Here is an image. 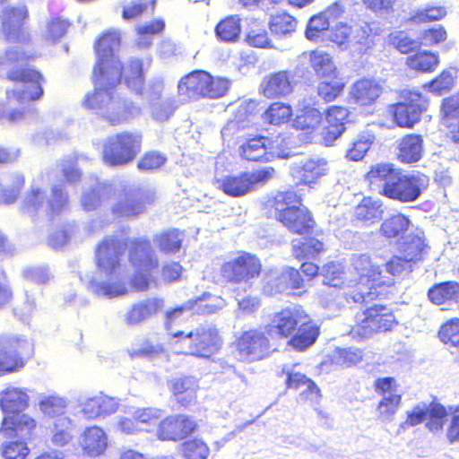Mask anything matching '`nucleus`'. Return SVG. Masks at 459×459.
Masks as SVG:
<instances>
[{
  "label": "nucleus",
  "instance_id": "4c0bfd02",
  "mask_svg": "<svg viewBox=\"0 0 459 459\" xmlns=\"http://www.w3.org/2000/svg\"><path fill=\"white\" fill-rule=\"evenodd\" d=\"M311 69L318 78L341 73L334 63L333 57L328 52L314 49L308 54Z\"/></svg>",
  "mask_w": 459,
  "mask_h": 459
},
{
  "label": "nucleus",
  "instance_id": "6e6552de",
  "mask_svg": "<svg viewBox=\"0 0 459 459\" xmlns=\"http://www.w3.org/2000/svg\"><path fill=\"white\" fill-rule=\"evenodd\" d=\"M127 259L134 269L129 281L133 290L146 291L152 284L157 283L153 273L158 270L160 260L150 239L136 238L130 241Z\"/></svg>",
  "mask_w": 459,
  "mask_h": 459
},
{
  "label": "nucleus",
  "instance_id": "7c9ffc66",
  "mask_svg": "<svg viewBox=\"0 0 459 459\" xmlns=\"http://www.w3.org/2000/svg\"><path fill=\"white\" fill-rule=\"evenodd\" d=\"M412 226L410 217L401 212L387 216L379 226V234L387 240L403 239Z\"/></svg>",
  "mask_w": 459,
  "mask_h": 459
},
{
  "label": "nucleus",
  "instance_id": "a18cd8bd",
  "mask_svg": "<svg viewBox=\"0 0 459 459\" xmlns=\"http://www.w3.org/2000/svg\"><path fill=\"white\" fill-rule=\"evenodd\" d=\"M180 445L179 452L184 459H208L211 449L201 437L185 438Z\"/></svg>",
  "mask_w": 459,
  "mask_h": 459
},
{
  "label": "nucleus",
  "instance_id": "4be33fe9",
  "mask_svg": "<svg viewBox=\"0 0 459 459\" xmlns=\"http://www.w3.org/2000/svg\"><path fill=\"white\" fill-rule=\"evenodd\" d=\"M385 91V86L380 80L362 77L351 84L349 98L359 108H368L377 105Z\"/></svg>",
  "mask_w": 459,
  "mask_h": 459
},
{
  "label": "nucleus",
  "instance_id": "f257e3e1",
  "mask_svg": "<svg viewBox=\"0 0 459 459\" xmlns=\"http://www.w3.org/2000/svg\"><path fill=\"white\" fill-rule=\"evenodd\" d=\"M352 265L357 278L348 285L343 299L347 304L362 305L363 308L354 316L349 333L362 340L393 332L399 320L394 310L383 301L393 296L394 280L384 275L380 265L368 255L356 256Z\"/></svg>",
  "mask_w": 459,
  "mask_h": 459
},
{
  "label": "nucleus",
  "instance_id": "0eeeda50",
  "mask_svg": "<svg viewBox=\"0 0 459 459\" xmlns=\"http://www.w3.org/2000/svg\"><path fill=\"white\" fill-rule=\"evenodd\" d=\"M270 203L275 220L290 234L310 235L316 227L312 212L303 204L302 196L296 191H280Z\"/></svg>",
  "mask_w": 459,
  "mask_h": 459
},
{
  "label": "nucleus",
  "instance_id": "c756f323",
  "mask_svg": "<svg viewBox=\"0 0 459 459\" xmlns=\"http://www.w3.org/2000/svg\"><path fill=\"white\" fill-rule=\"evenodd\" d=\"M281 375H285L286 377V389L298 391L304 387V390L299 394L301 400L307 401L313 398H318L321 395L320 389L315 381L307 377L305 374L283 368Z\"/></svg>",
  "mask_w": 459,
  "mask_h": 459
},
{
  "label": "nucleus",
  "instance_id": "6ab92c4d",
  "mask_svg": "<svg viewBox=\"0 0 459 459\" xmlns=\"http://www.w3.org/2000/svg\"><path fill=\"white\" fill-rule=\"evenodd\" d=\"M295 74L291 70H278L265 74L259 85V94L267 100L283 99L294 92Z\"/></svg>",
  "mask_w": 459,
  "mask_h": 459
},
{
  "label": "nucleus",
  "instance_id": "9b49d317",
  "mask_svg": "<svg viewBox=\"0 0 459 459\" xmlns=\"http://www.w3.org/2000/svg\"><path fill=\"white\" fill-rule=\"evenodd\" d=\"M142 134L123 131L109 136L102 150V160L110 167L132 162L142 150Z\"/></svg>",
  "mask_w": 459,
  "mask_h": 459
},
{
  "label": "nucleus",
  "instance_id": "3c124183",
  "mask_svg": "<svg viewBox=\"0 0 459 459\" xmlns=\"http://www.w3.org/2000/svg\"><path fill=\"white\" fill-rule=\"evenodd\" d=\"M164 352V346L158 336H148L144 338L137 347L129 351L131 358H151Z\"/></svg>",
  "mask_w": 459,
  "mask_h": 459
},
{
  "label": "nucleus",
  "instance_id": "37998d69",
  "mask_svg": "<svg viewBox=\"0 0 459 459\" xmlns=\"http://www.w3.org/2000/svg\"><path fill=\"white\" fill-rule=\"evenodd\" d=\"M427 247L428 245L423 236L411 233L407 238L404 237L399 247V251L410 263H416L422 260Z\"/></svg>",
  "mask_w": 459,
  "mask_h": 459
},
{
  "label": "nucleus",
  "instance_id": "f704fd0d",
  "mask_svg": "<svg viewBox=\"0 0 459 459\" xmlns=\"http://www.w3.org/2000/svg\"><path fill=\"white\" fill-rule=\"evenodd\" d=\"M323 122V114L314 107L306 106L291 119V126L306 135L313 134Z\"/></svg>",
  "mask_w": 459,
  "mask_h": 459
},
{
  "label": "nucleus",
  "instance_id": "6e6d98bb",
  "mask_svg": "<svg viewBox=\"0 0 459 459\" xmlns=\"http://www.w3.org/2000/svg\"><path fill=\"white\" fill-rule=\"evenodd\" d=\"M25 183L24 175L18 173L13 176L10 186H0V205L15 203L20 197Z\"/></svg>",
  "mask_w": 459,
  "mask_h": 459
},
{
  "label": "nucleus",
  "instance_id": "4d7b16f0",
  "mask_svg": "<svg viewBox=\"0 0 459 459\" xmlns=\"http://www.w3.org/2000/svg\"><path fill=\"white\" fill-rule=\"evenodd\" d=\"M402 404V394H390L382 396L377 405L378 418L383 420H392Z\"/></svg>",
  "mask_w": 459,
  "mask_h": 459
},
{
  "label": "nucleus",
  "instance_id": "680f3d73",
  "mask_svg": "<svg viewBox=\"0 0 459 459\" xmlns=\"http://www.w3.org/2000/svg\"><path fill=\"white\" fill-rule=\"evenodd\" d=\"M374 139V135L370 134H359L347 150L346 158L352 161L361 160L371 148Z\"/></svg>",
  "mask_w": 459,
  "mask_h": 459
},
{
  "label": "nucleus",
  "instance_id": "bf43d9fd",
  "mask_svg": "<svg viewBox=\"0 0 459 459\" xmlns=\"http://www.w3.org/2000/svg\"><path fill=\"white\" fill-rule=\"evenodd\" d=\"M48 203V215L49 220H54L55 216L60 214L68 208V194L60 186H55L51 188V199Z\"/></svg>",
  "mask_w": 459,
  "mask_h": 459
},
{
  "label": "nucleus",
  "instance_id": "f03ea898",
  "mask_svg": "<svg viewBox=\"0 0 459 459\" xmlns=\"http://www.w3.org/2000/svg\"><path fill=\"white\" fill-rule=\"evenodd\" d=\"M37 55L9 48L0 54V78L21 88H8L5 100H0V124L17 126L27 120L31 110L26 104L37 102L44 97L43 74L29 65Z\"/></svg>",
  "mask_w": 459,
  "mask_h": 459
},
{
  "label": "nucleus",
  "instance_id": "864d4df0",
  "mask_svg": "<svg viewBox=\"0 0 459 459\" xmlns=\"http://www.w3.org/2000/svg\"><path fill=\"white\" fill-rule=\"evenodd\" d=\"M446 15V10L444 6L428 5L425 8L416 10L408 20L412 24H423L440 21Z\"/></svg>",
  "mask_w": 459,
  "mask_h": 459
},
{
  "label": "nucleus",
  "instance_id": "09e8293b",
  "mask_svg": "<svg viewBox=\"0 0 459 459\" xmlns=\"http://www.w3.org/2000/svg\"><path fill=\"white\" fill-rule=\"evenodd\" d=\"M240 32V19L234 15L225 17L215 27V34L218 39L224 42L236 41Z\"/></svg>",
  "mask_w": 459,
  "mask_h": 459
},
{
  "label": "nucleus",
  "instance_id": "a19ab883",
  "mask_svg": "<svg viewBox=\"0 0 459 459\" xmlns=\"http://www.w3.org/2000/svg\"><path fill=\"white\" fill-rule=\"evenodd\" d=\"M28 406L29 396L24 391L12 388L3 393L0 407L4 413L16 415L27 409Z\"/></svg>",
  "mask_w": 459,
  "mask_h": 459
},
{
  "label": "nucleus",
  "instance_id": "7ed1b4c3",
  "mask_svg": "<svg viewBox=\"0 0 459 459\" xmlns=\"http://www.w3.org/2000/svg\"><path fill=\"white\" fill-rule=\"evenodd\" d=\"M93 91L85 96L83 104L87 108L102 110L112 125L119 118L112 115L126 108L119 89L122 83L134 94L143 96L145 92L143 60L132 57L126 64L120 59L109 64L103 73L91 80Z\"/></svg>",
  "mask_w": 459,
  "mask_h": 459
},
{
  "label": "nucleus",
  "instance_id": "20e7f679",
  "mask_svg": "<svg viewBox=\"0 0 459 459\" xmlns=\"http://www.w3.org/2000/svg\"><path fill=\"white\" fill-rule=\"evenodd\" d=\"M119 429L126 434L146 432L160 442H179L199 431V424L188 414L175 413L162 416L160 409L137 408L130 417L118 421Z\"/></svg>",
  "mask_w": 459,
  "mask_h": 459
},
{
  "label": "nucleus",
  "instance_id": "2eb2a0df",
  "mask_svg": "<svg viewBox=\"0 0 459 459\" xmlns=\"http://www.w3.org/2000/svg\"><path fill=\"white\" fill-rule=\"evenodd\" d=\"M262 268V262L257 255L242 252L237 257L223 263L221 267V273L226 282L234 284L248 283L259 277Z\"/></svg>",
  "mask_w": 459,
  "mask_h": 459
},
{
  "label": "nucleus",
  "instance_id": "473e14b6",
  "mask_svg": "<svg viewBox=\"0 0 459 459\" xmlns=\"http://www.w3.org/2000/svg\"><path fill=\"white\" fill-rule=\"evenodd\" d=\"M37 421L27 414L8 415L3 419L0 431L8 436L24 435L29 438L34 436Z\"/></svg>",
  "mask_w": 459,
  "mask_h": 459
},
{
  "label": "nucleus",
  "instance_id": "423d86ee",
  "mask_svg": "<svg viewBox=\"0 0 459 459\" xmlns=\"http://www.w3.org/2000/svg\"><path fill=\"white\" fill-rule=\"evenodd\" d=\"M271 335L279 340L288 339V344L297 351H305L316 343L320 325L299 304L281 307L272 315L265 325Z\"/></svg>",
  "mask_w": 459,
  "mask_h": 459
},
{
  "label": "nucleus",
  "instance_id": "e433bc0d",
  "mask_svg": "<svg viewBox=\"0 0 459 459\" xmlns=\"http://www.w3.org/2000/svg\"><path fill=\"white\" fill-rule=\"evenodd\" d=\"M293 113V108L290 103L277 100L267 106L262 118L265 124L281 126L291 121Z\"/></svg>",
  "mask_w": 459,
  "mask_h": 459
},
{
  "label": "nucleus",
  "instance_id": "de8ad7c7",
  "mask_svg": "<svg viewBox=\"0 0 459 459\" xmlns=\"http://www.w3.org/2000/svg\"><path fill=\"white\" fill-rule=\"evenodd\" d=\"M297 24V19L287 12L273 14L268 23L271 32L277 37L293 33L296 30Z\"/></svg>",
  "mask_w": 459,
  "mask_h": 459
},
{
  "label": "nucleus",
  "instance_id": "0e129e2a",
  "mask_svg": "<svg viewBox=\"0 0 459 459\" xmlns=\"http://www.w3.org/2000/svg\"><path fill=\"white\" fill-rule=\"evenodd\" d=\"M447 39V31L442 25L432 26L422 30L418 37L420 46L433 47L444 43Z\"/></svg>",
  "mask_w": 459,
  "mask_h": 459
},
{
  "label": "nucleus",
  "instance_id": "052dcab7",
  "mask_svg": "<svg viewBox=\"0 0 459 459\" xmlns=\"http://www.w3.org/2000/svg\"><path fill=\"white\" fill-rule=\"evenodd\" d=\"M154 240L160 250L166 254H174L179 251L182 240L177 230L163 231L155 236Z\"/></svg>",
  "mask_w": 459,
  "mask_h": 459
},
{
  "label": "nucleus",
  "instance_id": "cd10ccee",
  "mask_svg": "<svg viewBox=\"0 0 459 459\" xmlns=\"http://www.w3.org/2000/svg\"><path fill=\"white\" fill-rule=\"evenodd\" d=\"M347 83V78L342 73L319 78L316 96L325 104L333 102L343 95Z\"/></svg>",
  "mask_w": 459,
  "mask_h": 459
},
{
  "label": "nucleus",
  "instance_id": "58836bf2",
  "mask_svg": "<svg viewBox=\"0 0 459 459\" xmlns=\"http://www.w3.org/2000/svg\"><path fill=\"white\" fill-rule=\"evenodd\" d=\"M429 301L435 305H443L459 298V282L446 281L432 285L428 290Z\"/></svg>",
  "mask_w": 459,
  "mask_h": 459
},
{
  "label": "nucleus",
  "instance_id": "13d9d810",
  "mask_svg": "<svg viewBox=\"0 0 459 459\" xmlns=\"http://www.w3.org/2000/svg\"><path fill=\"white\" fill-rule=\"evenodd\" d=\"M262 291L268 297L286 293L281 272L267 271L263 275Z\"/></svg>",
  "mask_w": 459,
  "mask_h": 459
},
{
  "label": "nucleus",
  "instance_id": "49530a36",
  "mask_svg": "<svg viewBox=\"0 0 459 459\" xmlns=\"http://www.w3.org/2000/svg\"><path fill=\"white\" fill-rule=\"evenodd\" d=\"M426 407V428L431 432H437L443 429L448 411L446 408L436 401H432Z\"/></svg>",
  "mask_w": 459,
  "mask_h": 459
},
{
  "label": "nucleus",
  "instance_id": "774afa93",
  "mask_svg": "<svg viewBox=\"0 0 459 459\" xmlns=\"http://www.w3.org/2000/svg\"><path fill=\"white\" fill-rule=\"evenodd\" d=\"M438 337L445 344L459 345V318L455 317L443 324L438 331Z\"/></svg>",
  "mask_w": 459,
  "mask_h": 459
},
{
  "label": "nucleus",
  "instance_id": "2f4dec72",
  "mask_svg": "<svg viewBox=\"0 0 459 459\" xmlns=\"http://www.w3.org/2000/svg\"><path fill=\"white\" fill-rule=\"evenodd\" d=\"M268 139L264 136H255L248 139L241 146V156L249 161H269L274 157L288 158L289 153L273 152L267 151Z\"/></svg>",
  "mask_w": 459,
  "mask_h": 459
},
{
  "label": "nucleus",
  "instance_id": "e2e57ef3",
  "mask_svg": "<svg viewBox=\"0 0 459 459\" xmlns=\"http://www.w3.org/2000/svg\"><path fill=\"white\" fill-rule=\"evenodd\" d=\"M330 21L320 12L310 17L305 30V36L311 41H316L329 30Z\"/></svg>",
  "mask_w": 459,
  "mask_h": 459
},
{
  "label": "nucleus",
  "instance_id": "8fccbe9b",
  "mask_svg": "<svg viewBox=\"0 0 459 459\" xmlns=\"http://www.w3.org/2000/svg\"><path fill=\"white\" fill-rule=\"evenodd\" d=\"M459 119V93L442 99L439 107V120L445 127Z\"/></svg>",
  "mask_w": 459,
  "mask_h": 459
},
{
  "label": "nucleus",
  "instance_id": "c9c22d12",
  "mask_svg": "<svg viewBox=\"0 0 459 459\" xmlns=\"http://www.w3.org/2000/svg\"><path fill=\"white\" fill-rule=\"evenodd\" d=\"M82 448L89 456H99L107 448V436L99 427L87 428L82 437Z\"/></svg>",
  "mask_w": 459,
  "mask_h": 459
},
{
  "label": "nucleus",
  "instance_id": "5701e85b",
  "mask_svg": "<svg viewBox=\"0 0 459 459\" xmlns=\"http://www.w3.org/2000/svg\"><path fill=\"white\" fill-rule=\"evenodd\" d=\"M384 212L382 200L371 195H365L354 206L351 221L357 226L371 227L382 219Z\"/></svg>",
  "mask_w": 459,
  "mask_h": 459
},
{
  "label": "nucleus",
  "instance_id": "bb28decb",
  "mask_svg": "<svg viewBox=\"0 0 459 459\" xmlns=\"http://www.w3.org/2000/svg\"><path fill=\"white\" fill-rule=\"evenodd\" d=\"M164 300L160 298L151 297L140 300L131 306L126 315L128 325H136L161 312Z\"/></svg>",
  "mask_w": 459,
  "mask_h": 459
},
{
  "label": "nucleus",
  "instance_id": "412c9836",
  "mask_svg": "<svg viewBox=\"0 0 459 459\" xmlns=\"http://www.w3.org/2000/svg\"><path fill=\"white\" fill-rule=\"evenodd\" d=\"M28 343L16 337L6 338L0 346V377L21 370L26 364Z\"/></svg>",
  "mask_w": 459,
  "mask_h": 459
},
{
  "label": "nucleus",
  "instance_id": "a211bd4d",
  "mask_svg": "<svg viewBox=\"0 0 459 459\" xmlns=\"http://www.w3.org/2000/svg\"><path fill=\"white\" fill-rule=\"evenodd\" d=\"M124 244L117 238L107 236L96 247L95 264L106 276L116 274L121 267Z\"/></svg>",
  "mask_w": 459,
  "mask_h": 459
},
{
  "label": "nucleus",
  "instance_id": "72a5a7b5",
  "mask_svg": "<svg viewBox=\"0 0 459 459\" xmlns=\"http://www.w3.org/2000/svg\"><path fill=\"white\" fill-rule=\"evenodd\" d=\"M326 251V246L322 239L308 236L302 240L293 241L291 254L299 261L316 259Z\"/></svg>",
  "mask_w": 459,
  "mask_h": 459
},
{
  "label": "nucleus",
  "instance_id": "338daca9",
  "mask_svg": "<svg viewBox=\"0 0 459 459\" xmlns=\"http://www.w3.org/2000/svg\"><path fill=\"white\" fill-rule=\"evenodd\" d=\"M388 43L401 54H409L420 46L418 40L411 38L403 30L390 33L388 36Z\"/></svg>",
  "mask_w": 459,
  "mask_h": 459
},
{
  "label": "nucleus",
  "instance_id": "79ce46f5",
  "mask_svg": "<svg viewBox=\"0 0 459 459\" xmlns=\"http://www.w3.org/2000/svg\"><path fill=\"white\" fill-rule=\"evenodd\" d=\"M439 65L437 54L428 50H420L406 58V65L409 69L422 73H433Z\"/></svg>",
  "mask_w": 459,
  "mask_h": 459
},
{
  "label": "nucleus",
  "instance_id": "ddd939ff",
  "mask_svg": "<svg viewBox=\"0 0 459 459\" xmlns=\"http://www.w3.org/2000/svg\"><path fill=\"white\" fill-rule=\"evenodd\" d=\"M399 98L390 107L393 121L398 127L411 129L428 110L429 100L420 91L411 90L402 91Z\"/></svg>",
  "mask_w": 459,
  "mask_h": 459
},
{
  "label": "nucleus",
  "instance_id": "c85d7f7f",
  "mask_svg": "<svg viewBox=\"0 0 459 459\" xmlns=\"http://www.w3.org/2000/svg\"><path fill=\"white\" fill-rule=\"evenodd\" d=\"M423 137L419 134L403 135L397 145L396 159L402 164L418 162L423 156Z\"/></svg>",
  "mask_w": 459,
  "mask_h": 459
},
{
  "label": "nucleus",
  "instance_id": "9d476101",
  "mask_svg": "<svg viewBox=\"0 0 459 459\" xmlns=\"http://www.w3.org/2000/svg\"><path fill=\"white\" fill-rule=\"evenodd\" d=\"M271 338L266 325L242 331L232 342L238 360L252 363L267 358L274 351Z\"/></svg>",
  "mask_w": 459,
  "mask_h": 459
},
{
  "label": "nucleus",
  "instance_id": "b1692460",
  "mask_svg": "<svg viewBox=\"0 0 459 459\" xmlns=\"http://www.w3.org/2000/svg\"><path fill=\"white\" fill-rule=\"evenodd\" d=\"M173 401L180 408H188L197 401L199 385L193 377H179L169 382Z\"/></svg>",
  "mask_w": 459,
  "mask_h": 459
},
{
  "label": "nucleus",
  "instance_id": "5fc2aeb1",
  "mask_svg": "<svg viewBox=\"0 0 459 459\" xmlns=\"http://www.w3.org/2000/svg\"><path fill=\"white\" fill-rule=\"evenodd\" d=\"M455 85V75L450 69L441 71L431 81L423 85L435 95L440 96L452 90Z\"/></svg>",
  "mask_w": 459,
  "mask_h": 459
},
{
  "label": "nucleus",
  "instance_id": "393cba45",
  "mask_svg": "<svg viewBox=\"0 0 459 459\" xmlns=\"http://www.w3.org/2000/svg\"><path fill=\"white\" fill-rule=\"evenodd\" d=\"M327 160L324 158H311L293 168V176L299 184L311 186L328 173Z\"/></svg>",
  "mask_w": 459,
  "mask_h": 459
},
{
  "label": "nucleus",
  "instance_id": "aec40b11",
  "mask_svg": "<svg viewBox=\"0 0 459 459\" xmlns=\"http://www.w3.org/2000/svg\"><path fill=\"white\" fill-rule=\"evenodd\" d=\"M120 44V34L117 30H108L99 36L94 43L97 60L92 68L91 80L109 67L110 63L120 59L115 53Z\"/></svg>",
  "mask_w": 459,
  "mask_h": 459
},
{
  "label": "nucleus",
  "instance_id": "69168bd1",
  "mask_svg": "<svg viewBox=\"0 0 459 459\" xmlns=\"http://www.w3.org/2000/svg\"><path fill=\"white\" fill-rule=\"evenodd\" d=\"M188 301H195L193 304V309L198 314H213L221 307V297L204 292L200 297L189 299Z\"/></svg>",
  "mask_w": 459,
  "mask_h": 459
},
{
  "label": "nucleus",
  "instance_id": "4468645a",
  "mask_svg": "<svg viewBox=\"0 0 459 459\" xmlns=\"http://www.w3.org/2000/svg\"><path fill=\"white\" fill-rule=\"evenodd\" d=\"M155 202L154 194L140 187L124 186L111 208L118 218H136Z\"/></svg>",
  "mask_w": 459,
  "mask_h": 459
},
{
  "label": "nucleus",
  "instance_id": "f3484780",
  "mask_svg": "<svg viewBox=\"0 0 459 459\" xmlns=\"http://www.w3.org/2000/svg\"><path fill=\"white\" fill-rule=\"evenodd\" d=\"M29 18V12L25 6L5 7L0 15L1 30L4 39L8 42L28 44L30 36L23 29Z\"/></svg>",
  "mask_w": 459,
  "mask_h": 459
},
{
  "label": "nucleus",
  "instance_id": "ea45409f",
  "mask_svg": "<svg viewBox=\"0 0 459 459\" xmlns=\"http://www.w3.org/2000/svg\"><path fill=\"white\" fill-rule=\"evenodd\" d=\"M46 203L45 191L39 186H31L22 198L20 210L23 214L34 219L39 215Z\"/></svg>",
  "mask_w": 459,
  "mask_h": 459
},
{
  "label": "nucleus",
  "instance_id": "603ef678",
  "mask_svg": "<svg viewBox=\"0 0 459 459\" xmlns=\"http://www.w3.org/2000/svg\"><path fill=\"white\" fill-rule=\"evenodd\" d=\"M73 437L71 420L66 417L57 419L52 429V444L57 447H64L73 440Z\"/></svg>",
  "mask_w": 459,
  "mask_h": 459
},
{
  "label": "nucleus",
  "instance_id": "a878e982",
  "mask_svg": "<svg viewBox=\"0 0 459 459\" xmlns=\"http://www.w3.org/2000/svg\"><path fill=\"white\" fill-rule=\"evenodd\" d=\"M326 126L324 127L323 139L326 143H332L345 131V123L349 111L345 107L333 105L325 111Z\"/></svg>",
  "mask_w": 459,
  "mask_h": 459
},
{
  "label": "nucleus",
  "instance_id": "1a4fd4ad",
  "mask_svg": "<svg viewBox=\"0 0 459 459\" xmlns=\"http://www.w3.org/2000/svg\"><path fill=\"white\" fill-rule=\"evenodd\" d=\"M230 86L229 79L213 76L205 70L196 69L179 79L178 91L179 95L189 100H216L227 95Z\"/></svg>",
  "mask_w": 459,
  "mask_h": 459
},
{
  "label": "nucleus",
  "instance_id": "39448f33",
  "mask_svg": "<svg viewBox=\"0 0 459 459\" xmlns=\"http://www.w3.org/2000/svg\"><path fill=\"white\" fill-rule=\"evenodd\" d=\"M369 187L381 183L380 195L401 204L417 201L429 186V177L420 171L409 172L392 162L372 164L364 175Z\"/></svg>",
  "mask_w": 459,
  "mask_h": 459
},
{
  "label": "nucleus",
  "instance_id": "f8f14e48",
  "mask_svg": "<svg viewBox=\"0 0 459 459\" xmlns=\"http://www.w3.org/2000/svg\"><path fill=\"white\" fill-rule=\"evenodd\" d=\"M177 342L187 338L189 354L196 359H211L222 348L223 340L218 328L214 325H201L189 333L178 331L171 333Z\"/></svg>",
  "mask_w": 459,
  "mask_h": 459
},
{
  "label": "nucleus",
  "instance_id": "c03bdc74",
  "mask_svg": "<svg viewBox=\"0 0 459 459\" xmlns=\"http://www.w3.org/2000/svg\"><path fill=\"white\" fill-rule=\"evenodd\" d=\"M323 284L328 287L342 289L346 282L345 266L338 261H328L321 268Z\"/></svg>",
  "mask_w": 459,
  "mask_h": 459
},
{
  "label": "nucleus",
  "instance_id": "dca6fc26",
  "mask_svg": "<svg viewBox=\"0 0 459 459\" xmlns=\"http://www.w3.org/2000/svg\"><path fill=\"white\" fill-rule=\"evenodd\" d=\"M274 174L273 167H267L253 172H240L227 175L219 180V188L231 197L243 196L256 187L270 180Z\"/></svg>",
  "mask_w": 459,
  "mask_h": 459
}]
</instances>
